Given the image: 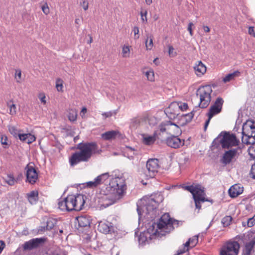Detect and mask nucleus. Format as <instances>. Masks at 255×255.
<instances>
[{"label":"nucleus","mask_w":255,"mask_h":255,"mask_svg":"<svg viewBox=\"0 0 255 255\" xmlns=\"http://www.w3.org/2000/svg\"><path fill=\"white\" fill-rule=\"evenodd\" d=\"M180 222L170 217L168 213L163 214L158 223H153L149 225L146 231L140 234L138 241L140 245H144L156 237H161L172 231L174 226L177 227Z\"/></svg>","instance_id":"f257e3e1"},{"label":"nucleus","mask_w":255,"mask_h":255,"mask_svg":"<svg viewBox=\"0 0 255 255\" xmlns=\"http://www.w3.org/2000/svg\"><path fill=\"white\" fill-rule=\"evenodd\" d=\"M126 189L125 180L122 175L121 177L113 178L105 190L101 189L98 196L99 205L104 208L112 205L114 203V196L122 195Z\"/></svg>","instance_id":"f03ea898"},{"label":"nucleus","mask_w":255,"mask_h":255,"mask_svg":"<svg viewBox=\"0 0 255 255\" xmlns=\"http://www.w3.org/2000/svg\"><path fill=\"white\" fill-rule=\"evenodd\" d=\"M78 151L74 153L69 158L71 166H74L81 162H87L93 154H100L102 150L99 149L95 142H80L77 145Z\"/></svg>","instance_id":"7ed1b4c3"},{"label":"nucleus","mask_w":255,"mask_h":255,"mask_svg":"<svg viewBox=\"0 0 255 255\" xmlns=\"http://www.w3.org/2000/svg\"><path fill=\"white\" fill-rule=\"evenodd\" d=\"M163 200V197L159 193L152 194L149 197L143 198L137 203V211L139 220L145 214L147 218H154L156 215V209L160 203Z\"/></svg>","instance_id":"20e7f679"},{"label":"nucleus","mask_w":255,"mask_h":255,"mask_svg":"<svg viewBox=\"0 0 255 255\" xmlns=\"http://www.w3.org/2000/svg\"><path fill=\"white\" fill-rule=\"evenodd\" d=\"M85 203L84 196L82 194L70 195L67 197L60 198L58 202V208L62 211H80Z\"/></svg>","instance_id":"39448f33"},{"label":"nucleus","mask_w":255,"mask_h":255,"mask_svg":"<svg viewBox=\"0 0 255 255\" xmlns=\"http://www.w3.org/2000/svg\"><path fill=\"white\" fill-rule=\"evenodd\" d=\"M182 188L192 193L195 203L196 208L199 210L201 209V203L205 201H210L205 197V193L204 188L201 185L184 186Z\"/></svg>","instance_id":"423d86ee"},{"label":"nucleus","mask_w":255,"mask_h":255,"mask_svg":"<svg viewBox=\"0 0 255 255\" xmlns=\"http://www.w3.org/2000/svg\"><path fill=\"white\" fill-rule=\"evenodd\" d=\"M212 89L210 85L200 86L196 91V96L199 99V107L202 109L207 108L211 100Z\"/></svg>","instance_id":"0eeeda50"},{"label":"nucleus","mask_w":255,"mask_h":255,"mask_svg":"<svg viewBox=\"0 0 255 255\" xmlns=\"http://www.w3.org/2000/svg\"><path fill=\"white\" fill-rule=\"evenodd\" d=\"M223 148H232L233 146H237L240 141L234 134H230L229 132H225L222 135V132L218 136Z\"/></svg>","instance_id":"6e6552de"},{"label":"nucleus","mask_w":255,"mask_h":255,"mask_svg":"<svg viewBox=\"0 0 255 255\" xmlns=\"http://www.w3.org/2000/svg\"><path fill=\"white\" fill-rule=\"evenodd\" d=\"M240 149L239 147L231 148L223 153L220 159V162L224 165L230 164L236 160L240 155Z\"/></svg>","instance_id":"1a4fd4ad"},{"label":"nucleus","mask_w":255,"mask_h":255,"mask_svg":"<svg viewBox=\"0 0 255 255\" xmlns=\"http://www.w3.org/2000/svg\"><path fill=\"white\" fill-rule=\"evenodd\" d=\"M159 129L161 132H166L172 135L180 134L181 133L179 126L172 123L171 121L162 123L159 126Z\"/></svg>","instance_id":"9d476101"},{"label":"nucleus","mask_w":255,"mask_h":255,"mask_svg":"<svg viewBox=\"0 0 255 255\" xmlns=\"http://www.w3.org/2000/svg\"><path fill=\"white\" fill-rule=\"evenodd\" d=\"M240 246L236 241H230L221 248L220 255H238Z\"/></svg>","instance_id":"9b49d317"},{"label":"nucleus","mask_w":255,"mask_h":255,"mask_svg":"<svg viewBox=\"0 0 255 255\" xmlns=\"http://www.w3.org/2000/svg\"><path fill=\"white\" fill-rule=\"evenodd\" d=\"M158 160L156 158L149 159L146 162L145 174L147 178H153L158 172L159 167Z\"/></svg>","instance_id":"f8f14e48"},{"label":"nucleus","mask_w":255,"mask_h":255,"mask_svg":"<svg viewBox=\"0 0 255 255\" xmlns=\"http://www.w3.org/2000/svg\"><path fill=\"white\" fill-rule=\"evenodd\" d=\"M223 103L224 100L222 98H217L213 105L210 107L207 116H210V118H212L214 116L219 114L222 110Z\"/></svg>","instance_id":"ddd939ff"},{"label":"nucleus","mask_w":255,"mask_h":255,"mask_svg":"<svg viewBox=\"0 0 255 255\" xmlns=\"http://www.w3.org/2000/svg\"><path fill=\"white\" fill-rule=\"evenodd\" d=\"M46 241V238L32 239L24 243L23 245V249L24 250H31L39 247Z\"/></svg>","instance_id":"4468645a"},{"label":"nucleus","mask_w":255,"mask_h":255,"mask_svg":"<svg viewBox=\"0 0 255 255\" xmlns=\"http://www.w3.org/2000/svg\"><path fill=\"white\" fill-rule=\"evenodd\" d=\"M25 169L26 171V181L31 184H34L38 179V174L36 169L29 164L26 166Z\"/></svg>","instance_id":"2eb2a0df"},{"label":"nucleus","mask_w":255,"mask_h":255,"mask_svg":"<svg viewBox=\"0 0 255 255\" xmlns=\"http://www.w3.org/2000/svg\"><path fill=\"white\" fill-rule=\"evenodd\" d=\"M247 237L250 241L245 244L243 253V255H251L252 252L255 247V233H249Z\"/></svg>","instance_id":"dca6fc26"},{"label":"nucleus","mask_w":255,"mask_h":255,"mask_svg":"<svg viewBox=\"0 0 255 255\" xmlns=\"http://www.w3.org/2000/svg\"><path fill=\"white\" fill-rule=\"evenodd\" d=\"M166 143L168 146L177 148L184 145V140H181L177 135H171L167 138Z\"/></svg>","instance_id":"f3484780"},{"label":"nucleus","mask_w":255,"mask_h":255,"mask_svg":"<svg viewBox=\"0 0 255 255\" xmlns=\"http://www.w3.org/2000/svg\"><path fill=\"white\" fill-rule=\"evenodd\" d=\"M115 178L113 175L110 176L109 173L107 172L98 176L96 178V179L98 186L101 184H104L106 186V188L109 185V183L113 178Z\"/></svg>","instance_id":"a211bd4d"},{"label":"nucleus","mask_w":255,"mask_h":255,"mask_svg":"<svg viewBox=\"0 0 255 255\" xmlns=\"http://www.w3.org/2000/svg\"><path fill=\"white\" fill-rule=\"evenodd\" d=\"M179 106L178 102H174L171 103L170 105L165 109V114L170 118L174 117L175 115H178Z\"/></svg>","instance_id":"6ab92c4d"},{"label":"nucleus","mask_w":255,"mask_h":255,"mask_svg":"<svg viewBox=\"0 0 255 255\" xmlns=\"http://www.w3.org/2000/svg\"><path fill=\"white\" fill-rule=\"evenodd\" d=\"M242 133H249L251 136L255 137V122L247 121L243 126Z\"/></svg>","instance_id":"aec40b11"},{"label":"nucleus","mask_w":255,"mask_h":255,"mask_svg":"<svg viewBox=\"0 0 255 255\" xmlns=\"http://www.w3.org/2000/svg\"><path fill=\"white\" fill-rule=\"evenodd\" d=\"M243 192V187L239 184L233 185L229 190V194L232 198H235L242 194Z\"/></svg>","instance_id":"412c9836"},{"label":"nucleus","mask_w":255,"mask_h":255,"mask_svg":"<svg viewBox=\"0 0 255 255\" xmlns=\"http://www.w3.org/2000/svg\"><path fill=\"white\" fill-rule=\"evenodd\" d=\"M194 110L188 114L182 115L178 123L179 126H184L189 123L192 119L194 116Z\"/></svg>","instance_id":"4be33fe9"},{"label":"nucleus","mask_w":255,"mask_h":255,"mask_svg":"<svg viewBox=\"0 0 255 255\" xmlns=\"http://www.w3.org/2000/svg\"><path fill=\"white\" fill-rule=\"evenodd\" d=\"M142 137L143 143L145 145H150L153 144L155 141L157 137V133L155 132L151 135L143 134H142Z\"/></svg>","instance_id":"5701e85b"},{"label":"nucleus","mask_w":255,"mask_h":255,"mask_svg":"<svg viewBox=\"0 0 255 255\" xmlns=\"http://www.w3.org/2000/svg\"><path fill=\"white\" fill-rule=\"evenodd\" d=\"M112 228L111 223L100 222L99 223L98 229L100 232L107 234L109 233Z\"/></svg>","instance_id":"b1692460"},{"label":"nucleus","mask_w":255,"mask_h":255,"mask_svg":"<svg viewBox=\"0 0 255 255\" xmlns=\"http://www.w3.org/2000/svg\"><path fill=\"white\" fill-rule=\"evenodd\" d=\"M78 226L81 228L87 227L90 226V220L86 216H81L76 218Z\"/></svg>","instance_id":"393cba45"},{"label":"nucleus","mask_w":255,"mask_h":255,"mask_svg":"<svg viewBox=\"0 0 255 255\" xmlns=\"http://www.w3.org/2000/svg\"><path fill=\"white\" fill-rule=\"evenodd\" d=\"M242 142L246 144H253L255 143V137L251 136L249 133H242Z\"/></svg>","instance_id":"a878e982"},{"label":"nucleus","mask_w":255,"mask_h":255,"mask_svg":"<svg viewBox=\"0 0 255 255\" xmlns=\"http://www.w3.org/2000/svg\"><path fill=\"white\" fill-rule=\"evenodd\" d=\"M194 70L198 76H201L206 72V67L201 61H199L198 64L195 66Z\"/></svg>","instance_id":"bb28decb"},{"label":"nucleus","mask_w":255,"mask_h":255,"mask_svg":"<svg viewBox=\"0 0 255 255\" xmlns=\"http://www.w3.org/2000/svg\"><path fill=\"white\" fill-rule=\"evenodd\" d=\"M26 195L27 199L31 204H35L38 200V193L37 191H32L27 193Z\"/></svg>","instance_id":"cd10ccee"},{"label":"nucleus","mask_w":255,"mask_h":255,"mask_svg":"<svg viewBox=\"0 0 255 255\" xmlns=\"http://www.w3.org/2000/svg\"><path fill=\"white\" fill-rule=\"evenodd\" d=\"M118 133V131L115 130L108 131L103 133L102 137L105 140H110L115 138Z\"/></svg>","instance_id":"c85d7f7f"},{"label":"nucleus","mask_w":255,"mask_h":255,"mask_svg":"<svg viewBox=\"0 0 255 255\" xmlns=\"http://www.w3.org/2000/svg\"><path fill=\"white\" fill-rule=\"evenodd\" d=\"M68 118L70 122H75L77 117V111L75 109H69L68 111Z\"/></svg>","instance_id":"c756f323"},{"label":"nucleus","mask_w":255,"mask_h":255,"mask_svg":"<svg viewBox=\"0 0 255 255\" xmlns=\"http://www.w3.org/2000/svg\"><path fill=\"white\" fill-rule=\"evenodd\" d=\"M198 242V236H194L192 238H190L187 242H186V246H188L189 248L194 247Z\"/></svg>","instance_id":"7c9ffc66"},{"label":"nucleus","mask_w":255,"mask_h":255,"mask_svg":"<svg viewBox=\"0 0 255 255\" xmlns=\"http://www.w3.org/2000/svg\"><path fill=\"white\" fill-rule=\"evenodd\" d=\"M240 72L238 71L234 72L232 73H230L226 75L223 79L224 83H227L233 79L235 77L239 76Z\"/></svg>","instance_id":"2f4dec72"},{"label":"nucleus","mask_w":255,"mask_h":255,"mask_svg":"<svg viewBox=\"0 0 255 255\" xmlns=\"http://www.w3.org/2000/svg\"><path fill=\"white\" fill-rule=\"evenodd\" d=\"M147 39L145 42V46L147 50H151L153 46V36L150 34L146 35Z\"/></svg>","instance_id":"473e14b6"},{"label":"nucleus","mask_w":255,"mask_h":255,"mask_svg":"<svg viewBox=\"0 0 255 255\" xmlns=\"http://www.w3.org/2000/svg\"><path fill=\"white\" fill-rule=\"evenodd\" d=\"M125 152L130 157H132L133 155H136L138 153L137 148L128 146L126 147Z\"/></svg>","instance_id":"72a5a7b5"},{"label":"nucleus","mask_w":255,"mask_h":255,"mask_svg":"<svg viewBox=\"0 0 255 255\" xmlns=\"http://www.w3.org/2000/svg\"><path fill=\"white\" fill-rule=\"evenodd\" d=\"M122 56L124 58L129 57L130 56L129 46L124 45L122 47Z\"/></svg>","instance_id":"f704fd0d"},{"label":"nucleus","mask_w":255,"mask_h":255,"mask_svg":"<svg viewBox=\"0 0 255 255\" xmlns=\"http://www.w3.org/2000/svg\"><path fill=\"white\" fill-rule=\"evenodd\" d=\"M5 182L9 185H13L16 182L12 174H8L5 178Z\"/></svg>","instance_id":"c9c22d12"},{"label":"nucleus","mask_w":255,"mask_h":255,"mask_svg":"<svg viewBox=\"0 0 255 255\" xmlns=\"http://www.w3.org/2000/svg\"><path fill=\"white\" fill-rule=\"evenodd\" d=\"M232 221V218L230 216H226L222 220V223L224 227L229 226Z\"/></svg>","instance_id":"e433bc0d"},{"label":"nucleus","mask_w":255,"mask_h":255,"mask_svg":"<svg viewBox=\"0 0 255 255\" xmlns=\"http://www.w3.org/2000/svg\"><path fill=\"white\" fill-rule=\"evenodd\" d=\"M63 81L60 78H58L56 81V88L58 92H63Z\"/></svg>","instance_id":"4c0bfd02"},{"label":"nucleus","mask_w":255,"mask_h":255,"mask_svg":"<svg viewBox=\"0 0 255 255\" xmlns=\"http://www.w3.org/2000/svg\"><path fill=\"white\" fill-rule=\"evenodd\" d=\"M144 73L148 80L150 81H153L154 80V74L152 70H148L145 72Z\"/></svg>","instance_id":"58836bf2"},{"label":"nucleus","mask_w":255,"mask_h":255,"mask_svg":"<svg viewBox=\"0 0 255 255\" xmlns=\"http://www.w3.org/2000/svg\"><path fill=\"white\" fill-rule=\"evenodd\" d=\"M189 248L188 246H186V244H184L183 246L181 247L178 250L177 253L175 255H180L183 254V253L187 252L189 250Z\"/></svg>","instance_id":"ea45409f"},{"label":"nucleus","mask_w":255,"mask_h":255,"mask_svg":"<svg viewBox=\"0 0 255 255\" xmlns=\"http://www.w3.org/2000/svg\"><path fill=\"white\" fill-rule=\"evenodd\" d=\"M7 106L9 109V114L11 115H14L16 113V106L14 104L10 105L9 103H7Z\"/></svg>","instance_id":"a19ab883"},{"label":"nucleus","mask_w":255,"mask_h":255,"mask_svg":"<svg viewBox=\"0 0 255 255\" xmlns=\"http://www.w3.org/2000/svg\"><path fill=\"white\" fill-rule=\"evenodd\" d=\"M178 104L179 106V111L181 110L182 111H186L188 108V104L186 103H183L181 102H178Z\"/></svg>","instance_id":"79ce46f5"},{"label":"nucleus","mask_w":255,"mask_h":255,"mask_svg":"<svg viewBox=\"0 0 255 255\" xmlns=\"http://www.w3.org/2000/svg\"><path fill=\"white\" fill-rule=\"evenodd\" d=\"M15 78L17 83H20L21 78V71L20 69L15 70Z\"/></svg>","instance_id":"37998d69"},{"label":"nucleus","mask_w":255,"mask_h":255,"mask_svg":"<svg viewBox=\"0 0 255 255\" xmlns=\"http://www.w3.org/2000/svg\"><path fill=\"white\" fill-rule=\"evenodd\" d=\"M247 225L248 227H252L255 225V215L248 220Z\"/></svg>","instance_id":"c03bdc74"},{"label":"nucleus","mask_w":255,"mask_h":255,"mask_svg":"<svg viewBox=\"0 0 255 255\" xmlns=\"http://www.w3.org/2000/svg\"><path fill=\"white\" fill-rule=\"evenodd\" d=\"M36 137L34 135L30 134V133H27V140H26V143L30 144L33 142L35 140Z\"/></svg>","instance_id":"a18cd8bd"},{"label":"nucleus","mask_w":255,"mask_h":255,"mask_svg":"<svg viewBox=\"0 0 255 255\" xmlns=\"http://www.w3.org/2000/svg\"><path fill=\"white\" fill-rule=\"evenodd\" d=\"M147 11L146 10H141L140 11V15H141V18L143 22H146L147 21Z\"/></svg>","instance_id":"49530a36"},{"label":"nucleus","mask_w":255,"mask_h":255,"mask_svg":"<svg viewBox=\"0 0 255 255\" xmlns=\"http://www.w3.org/2000/svg\"><path fill=\"white\" fill-rule=\"evenodd\" d=\"M41 9L43 11V12L46 15H47L49 14L50 10L48 6V4L46 2L44 3V4L41 6Z\"/></svg>","instance_id":"de8ad7c7"},{"label":"nucleus","mask_w":255,"mask_h":255,"mask_svg":"<svg viewBox=\"0 0 255 255\" xmlns=\"http://www.w3.org/2000/svg\"><path fill=\"white\" fill-rule=\"evenodd\" d=\"M87 185L88 187L90 188H95L98 187V185L96 178H95L94 181H91L87 182Z\"/></svg>","instance_id":"09e8293b"},{"label":"nucleus","mask_w":255,"mask_h":255,"mask_svg":"<svg viewBox=\"0 0 255 255\" xmlns=\"http://www.w3.org/2000/svg\"><path fill=\"white\" fill-rule=\"evenodd\" d=\"M54 226V223L53 221L51 219L48 220L47 221V225L46 226V228L47 230H51Z\"/></svg>","instance_id":"8fccbe9b"},{"label":"nucleus","mask_w":255,"mask_h":255,"mask_svg":"<svg viewBox=\"0 0 255 255\" xmlns=\"http://www.w3.org/2000/svg\"><path fill=\"white\" fill-rule=\"evenodd\" d=\"M7 137L5 135H1L0 137V141L1 143L3 145H7L8 143L7 142Z\"/></svg>","instance_id":"3c124183"},{"label":"nucleus","mask_w":255,"mask_h":255,"mask_svg":"<svg viewBox=\"0 0 255 255\" xmlns=\"http://www.w3.org/2000/svg\"><path fill=\"white\" fill-rule=\"evenodd\" d=\"M174 49L171 45L168 46V53L170 57H174L176 55V53L174 51Z\"/></svg>","instance_id":"603ef678"},{"label":"nucleus","mask_w":255,"mask_h":255,"mask_svg":"<svg viewBox=\"0 0 255 255\" xmlns=\"http://www.w3.org/2000/svg\"><path fill=\"white\" fill-rule=\"evenodd\" d=\"M38 97L42 103L43 104H45L46 103V101L45 100L46 97L44 93H39Z\"/></svg>","instance_id":"864d4df0"},{"label":"nucleus","mask_w":255,"mask_h":255,"mask_svg":"<svg viewBox=\"0 0 255 255\" xmlns=\"http://www.w3.org/2000/svg\"><path fill=\"white\" fill-rule=\"evenodd\" d=\"M8 129L11 134L15 136H16L17 135L18 136V133H17V129L14 127H9Z\"/></svg>","instance_id":"5fc2aeb1"},{"label":"nucleus","mask_w":255,"mask_h":255,"mask_svg":"<svg viewBox=\"0 0 255 255\" xmlns=\"http://www.w3.org/2000/svg\"><path fill=\"white\" fill-rule=\"evenodd\" d=\"M133 31L134 32V39H137L139 37V28L137 26H134L133 29Z\"/></svg>","instance_id":"6e6d98bb"},{"label":"nucleus","mask_w":255,"mask_h":255,"mask_svg":"<svg viewBox=\"0 0 255 255\" xmlns=\"http://www.w3.org/2000/svg\"><path fill=\"white\" fill-rule=\"evenodd\" d=\"M18 136L19 137V139L20 140H21L22 141H24L25 142H26L27 133H24V134L18 133Z\"/></svg>","instance_id":"4d7b16f0"},{"label":"nucleus","mask_w":255,"mask_h":255,"mask_svg":"<svg viewBox=\"0 0 255 255\" xmlns=\"http://www.w3.org/2000/svg\"><path fill=\"white\" fill-rule=\"evenodd\" d=\"M114 114H116V113H114L112 111H109V112L103 113L102 115L103 117H104V118L106 119V118H110V117H112Z\"/></svg>","instance_id":"13d9d810"},{"label":"nucleus","mask_w":255,"mask_h":255,"mask_svg":"<svg viewBox=\"0 0 255 255\" xmlns=\"http://www.w3.org/2000/svg\"><path fill=\"white\" fill-rule=\"evenodd\" d=\"M250 175L253 178L255 179V163L252 166Z\"/></svg>","instance_id":"bf43d9fd"},{"label":"nucleus","mask_w":255,"mask_h":255,"mask_svg":"<svg viewBox=\"0 0 255 255\" xmlns=\"http://www.w3.org/2000/svg\"><path fill=\"white\" fill-rule=\"evenodd\" d=\"M81 5L83 7L84 10L88 9L89 6L88 2L85 0H83L82 2L81 3Z\"/></svg>","instance_id":"052dcab7"},{"label":"nucleus","mask_w":255,"mask_h":255,"mask_svg":"<svg viewBox=\"0 0 255 255\" xmlns=\"http://www.w3.org/2000/svg\"><path fill=\"white\" fill-rule=\"evenodd\" d=\"M193 26V24L192 22H190L188 24L187 30L189 32L190 35L191 36H192L193 34V31H192V26Z\"/></svg>","instance_id":"680f3d73"},{"label":"nucleus","mask_w":255,"mask_h":255,"mask_svg":"<svg viewBox=\"0 0 255 255\" xmlns=\"http://www.w3.org/2000/svg\"><path fill=\"white\" fill-rule=\"evenodd\" d=\"M248 32L250 35L255 37V32L254 31V27L253 26H250L249 27Z\"/></svg>","instance_id":"e2e57ef3"},{"label":"nucleus","mask_w":255,"mask_h":255,"mask_svg":"<svg viewBox=\"0 0 255 255\" xmlns=\"http://www.w3.org/2000/svg\"><path fill=\"white\" fill-rule=\"evenodd\" d=\"M5 246V243L2 241H0V254L4 249Z\"/></svg>","instance_id":"0e129e2a"},{"label":"nucleus","mask_w":255,"mask_h":255,"mask_svg":"<svg viewBox=\"0 0 255 255\" xmlns=\"http://www.w3.org/2000/svg\"><path fill=\"white\" fill-rule=\"evenodd\" d=\"M208 120L206 121L205 122V125H204V130H206L207 128V127L210 123V121L211 120V119L212 118H210V116H208Z\"/></svg>","instance_id":"69168bd1"},{"label":"nucleus","mask_w":255,"mask_h":255,"mask_svg":"<svg viewBox=\"0 0 255 255\" xmlns=\"http://www.w3.org/2000/svg\"><path fill=\"white\" fill-rule=\"evenodd\" d=\"M87 112V109L85 107H83L81 111L80 115L83 117Z\"/></svg>","instance_id":"338daca9"},{"label":"nucleus","mask_w":255,"mask_h":255,"mask_svg":"<svg viewBox=\"0 0 255 255\" xmlns=\"http://www.w3.org/2000/svg\"><path fill=\"white\" fill-rule=\"evenodd\" d=\"M51 255H67L64 252L53 253Z\"/></svg>","instance_id":"774afa93"}]
</instances>
